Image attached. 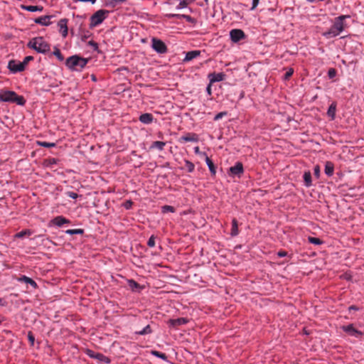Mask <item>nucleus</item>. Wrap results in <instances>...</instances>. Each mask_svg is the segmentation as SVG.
I'll list each match as a JSON object with an SVG mask.
<instances>
[{
  "label": "nucleus",
  "instance_id": "nucleus-1",
  "mask_svg": "<svg viewBox=\"0 0 364 364\" xmlns=\"http://www.w3.org/2000/svg\"><path fill=\"white\" fill-rule=\"evenodd\" d=\"M350 18V16L349 15H341L335 18L333 25L328 31L323 32L322 35L326 38H331L338 36L347 27L345 20Z\"/></svg>",
  "mask_w": 364,
  "mask_h": 364
},
{
  "label": "nucleus",
  "instance_id": "nucleus-2",
  "mask_svg": "<svg viewBox=\"0 0 364 364\" xmlns=\"http://www.w3.org/2000/svg\"><path fill=\"white\" fill-rule=\"evenodd\" d=\"M28 47L35 50L38 53L46 54L50 50V46L43 37L32 38L27 44Z\"/></svg>",
  "mask_w": 364,
  "mask_h": 364
},
{
  "label": "nucleus",
  "instance_id": "nucleus-3",
  "mask_svg": "<svg viewBox=\"0 0 364 364\" xmlns=\"http://www.w3.org/2000/svg\"><path fill=\"white\" fill-rule=\"evenodd\" d=\"M0 101L14 102L18 105H23L26 102L23 96H19L15 92L9 90L0 92Z\"/></svg>",
  "mask_w": 364,
  "mask_h": 364
},
{
  "label": "nucleus",
  "instance_id": "nucleus-4",
  "mask_svg": "<svg viewBox=\"0 0 364 364\" xmlns=\"http://www.w3.org/2000/svg\"><path fill=\"white\" fill-rule=\"evenodd\" d=\"M87 61V59L73 55L67 59L66 65L71 70H78V68H83Z\"/></svg>",
  "mask_w": 364,
  "mask_h": 364
},
{
  "label": "nucleus",
  "instance_id": "nucleus-5",
  "mask_svg": "<svg viewBox=\"0 0 364 364\" xmlns=\"http://www.w3.org/2000/svg\"><path fill=\"white\" fill-rule=\"evenodd\" d=\"M108 14V11L100 9L96 11L92 16L90 17V26L95 27L103 22V21L106 18L107 14Z\"/></svg>",
  "mask_w": 364,
  "mask_h": 364
},
{
  "label": "nucleus",
  "instance_id": "nucleus-6",
  "mask_svg": "<svg viewBox=\"0 0 364 364\" xmlns=\"http://www.w3.org/2000/svg\"><path fill=\"white\" fill-rule=\"evenodd\" d=\"M225 75L223 73H210L208 76L210 83L206 87V91L209 95L211 94V86L214 82L223 81L225 79Z\"/></svg>",
  "mask_w": 364,
  "mask_h": 364
},
{
  "label": "nucleus",
  "instance_id": "nucleus-7",
  "mask_svg": "<svg viewBox=\"0 0 364 364\" xmlns=\"http://www.w3.org/2000/svg\"><path fill=\"white\" fill-rule=\"evenodd\" d=\"M152 48L161 54L165 53L167 51L166 44L162 41L156 38L152 39Z\"/></svg>",
  "mask_w": 364,
  "mask_h": 364
},
{
  "label": "nucleus",
  "instance_id": "nucleus-8",
  "mask_svg": "<svg viewBox=\"0 0 364 364\" xmlns=\"http://www.w3.org/2000/svg\"><path fill=\"white\" fill-rule=\"evenodd\" d=\"M230 39L234 43H237L240 41L245 39L246 37L245 33L241 29H232L230 32Z\"/></svg>",
  "mask_w": 364,
  "mask_h": 364
},
{
  "label": "nucleus",
  "instance_id": "nucleus-9",
  "mask_svg": "<svg viewBox=\"0 0 364 364\" xmlns=\"http://www.w3.org/2000/svg\"><path fill=\"white\" fill-rule=\"evenodd\" d=\"M244 172L243 165L241 162H237L234 166L229 169V174L232 176H240Z\"/></svg>",
  "mask_w": 364,
  "mask_h": 364
},
{
  "label": "nucleus",
  "instance_id": "nucleus-10",
  "mask_svg": "<svg viewBox=\"0 0 364 364\" xmlns=\"http://www.w3.org/2000/svg\"><path fill=\"white\" fill-rule=\"evenodd\" d=\"M87 355L90 356V358H95L98 360L105 362L106 363H109L110 362V360L104 355L102 353H95L91 350H87Z\"/></svg>",
  "mask_w": 364,
  "mask_h": 364
},
{
  "label": "nucleus",
  "instance_id": "nucleus-11",
  "mask_svg": "<svg viewBox=\"0 0 364 364\" xmlns=\"http://www.w3.org/2000/svg\"><path fill=\"white\" fill-rule=\"evenodd\" d=\"M25 66L21 62L17 63L14 60H11L9 63V68L13 73H18L24 70Z\"/></svg>",
  "mask_w": 364,
  "mask_h": 364
},
{
  "label": "nucleus",
  "instance_id": "nucleus-12",
  "mask_svg": "<svg viewBox=\"0 0 364 364\" xmlns=\"http://www.w3.org/2000/svg\"><path fill=\"white\" fill-rule=\"evenodd\" d=\"M68 20L67 18H62L58 23L59 31L64 38L68 36Z\"/></svg>",
  "mask_w": 364,
  "mask_h": 364
},
{
  "label": "nucleus",
  "instance_id": "nucleus-13",
  "mask_svg": "<svg viewBox=\"0 0 364 364\" xmlns=\"http://www.w3.org/2000/svg\"><path fill=\"white\" fill-rule=\"evenodd\" d=\"M188 323V320L186 318H178L174 319H169L167 322L170 327L176 328L178 326L184 325Z\"/></svg>",
  "mask_w": 364,
  "mask_h": 364
},
{
  "label": "nucleus",
  "instance_id": "nucleus-14",
  "mask_svg": "<svg viewBox=\"0 0 364 364\" xmlns=\"http://www.w3.org/2000/svg\"><path fill=\"white\" fill-rule=\"evenodd\" d=\"M343 330L351 336H358L363 335L362 332L355 329L353 324H349L348 326H343Z\"/></svg>",
  "mask_w": 364,
  "mask_h": 364
},
{
  "label": "nucleus",
  "instance_id": "nucleus-15",
  "mask_svg": "<svg viewBox=\"0 0 364 364\" xmlns=\"http://www.w3.org/2000/svg\"><path fill=\"white\" fill-rule=\"evenodd\" d=\"M51 16H43L38 18H36L34 20L36 23L42 25V26H49L50 24V19L51 18Z\"/></svg>",
  "mask_w": 364,
  "mask_h": 364
},
{
  "label": "nucleus",
  "instance_id": "nucleus-16",
  "mask_svg": "<svg viewBox=\"0 0 364 364\" xmlns=\"http://www.w3.org/2000/svg\"><path fill=\"white\" fill-rule=\"evenodd\" d=\"M154 120V117L150 113H144L140 115L139 121L145 124H151Z\"/></svg>",
  "mask_w": 364,
  "mask_h": 364
},
{
  "label": "nucleus",
  "instance_id": "nucleus-17",
  "mask_svg": "<svg viewBox=\"0 0 364 364\" xmlns=\"http://www.w3.org/2000/svg\"><path fill=\"white\" fill-rule=\"evenodd\" d=\"M53 225L60 227L64 224L70 223V220L63 216H57L52 220Z\"/></svg>",
  "mask_w": 364,
  "mask_h": 364
},
{
  "label": "nucleus",
  "instance_id": "nucleus-18",
  "mask_svg": "<svg viewBox=\"0 0 364 364\" xmlns=\"http://www.w3.org/2000/svg\"><path fill=\"white\" fill-rule=\"evenodd\" d=\"M200 50L189 51V52L186 53V57H185L183 61H190V60L196 58L198 55H200Z\"/></svg>",
  "mask_w": 364,
  "mask_h": 364
},
{
  "label": "nucleus",
  "instance_id": "nucleus-19",
  "mask_svg": "<svg viewBox=\"0 0 364 364\" xmlns=\"http://www.w3.org/2000/svg\"><path fill=\"white\" fill-rule=\"evenodd\" d=\"M179 141L180 142L196 141L197 137L194 134H187L186 135L182 136Z\"/></svg>",
  "mask_w": 364,
  "mask_h": 364
},
{
  "label": "nucleus",
  "instance_id": "nucleus-20",
  "mask_svg": "<svg viewBox=\"0 0 364 364\" xmlns=\"http://www.w3.org/2000/svg\"><path fill=\"white\" fill-rule=\"evenodd\" d=\"M18 281L25 282L26 284H29L34 289H36L38 287L37 283L33 279L25 275L20 277L18 279Z\"/></svg>",
  "mask_w": 364,
  "mask_h": 364
},
{
  "label": "nucleus",
  "instance_id": "nucleus-21",
  "mask_svg": "<svg viewBox=\"0 0 364 364\" xmlns=\"http://www.w3.org/2000/svg\"><path fill=\"white\" fill-rule=\"evenodd\" d=\"M239 233L238 230V222L236 218H233L232 220V228H231V232L230 235L232 237H235Z\"/></svg>",
  "mask_w": 364,
  "mask_h": 364
},
{
  "label": "nucleus",
  "instance_id": "nucleus-22",
  "mask_svg": "<svg viewBox=\"0 0 364 364\" xmlns=\"http://www.w3.org/2000/svg\"><path fill=\"white\" fill-rule=\"evenodd\" d=\"M333 171H334L333 164L331 161H327L326 163L325 168H324L325 173L328 176H331L333 174Z\"/></svg>",
  "mask_w": 364,
  "mask_h": 364
},
{
  "label": "nucleus",
  "instance_id": "nucleus-23",
  "mask_svg": "<svg viewBox=\"0 0 364 364\" xmlns=\"http://www.w3.org/2000/svg\"><path fill=\"white\" fill-rule=\"evenodd\" d=\"M336 111V103L333 102L331 104V105L329 106L328 111H327V114L329 117H331V119H335Z\"/></svg>",
  "mask_w": 364,
  "mask_h": 364
},
{
  "label": "nucleus",
  "instance_id": "nucleus-24",
  "mask_svg": "<svg viewBox=\"0 0 364 364\" xmlns=\"http://www.w3.org/2000/svg\"><path fill=\"white\" fill-rule=\"evenodd\" d=\"M21 8L23 10L31 11V12H36V11H42L43 8L42 6H25L22 5Z\"/></svg>",
  "mask_w": 364,
  "mask_h": 364
},
{
  "label": "nucleus",
  "instance_id": "nucleus-25",
  "mask_svg": "<svg viewBox=\"0 0 364 364\" xmlns=\"http://www.w3.org/2000/svg\"><path fill=\"white\" fill-rule=\"evenodd\" d=\"M304 181L305 183V186L307 187H309L312 185V181H311V173L309 171H305L304 173Z\"/></svg>",
  "mask_w": 364,
  "mask_h": 364
},
{
  "label": "nucleus",
  "instance_id": "nucleus-26",
  "mask_svg": "<svg viewBox=\"0 0 364 364\" xmlns=\"http://www.w3.org/2000/svg\"><path fill=\"white\" fill-rule=\"evenodd\" d=\"M32 234V231L29 229L23 230L14 235L15 238H22L24 236H30Z\"/></svg>",
  "mask_w": 364,
  "mask_h": 364
},
{
  "label": "nucleus",
  "instance_id": "nucleus-27",
  "mask_svg": "<svg viewBox=\"0 0 364 364\" xmlns=\"http://www.w3.org/2000/svg\"><path fill=\"white\" fill-rule=\"evenodd\" d=\"M206 164L209 168V170L212 175H215V166L211 159H210L208 156H206Z\"/></svg>",
  "mask_w": 364,
  "mask_h": 364
},
{
  "label": "nucleus",
  "instance_id": "nucleus-28",
  "mask_svg": "<svg viewBox=\"0 0 364 364\" xmlns=\"http://www.w3.org/2000/svg\"><path fill=\"white\" fill-rule=\"evenodd\" d=\"M165 145H166V143L164 141H156L152 143V144L151 145V149L156 148V149H158L159 150L161 151L164 149Z\"/></svg>",
  "mask_w": 364,
  "mask_h": 364
},
{
  "label": "nucleus",
  "instance_id": "nucleus-29",
  "mask_svg": "<svg viewBox=\"0 0 364 364\" xmlns=\"http://www.w3.org/2000/svg\"><path fill=\"white\" fill-rule=\"evenodd\" d=\"M168 16L171 18H176L177 19L185 18L188 21H190L191 20V17L190 16L185 14H169Z\"/></svg>",
  "mask_w": 364,
  "mask_h": 364
},
{
  "label": "nucleus",
  "instance_id": "nucleus-30",
  "mask_svg": "<svg viewBox=\"0 0 364 364\" xmlns=\"http://www.w3.org/2000/svg\"><path fill=\"white\" fill-rule=\"evenodd\" d=\"M83 232L82 229H70L65 231L68 235H81Z\"/></svg>",
  "mask_w": 364,
  "mask_h": 364
},
{
  "label": "nucleus",
  "instance_id": "nucleus-31",
  "mask_svg": "<svg viewBox=\"0 0 364 364\" xmlns=\"http://www.w3.org/2000/svg\"><path fill=\"white\" fill-rule=\"evenodd\" d=\"M309 242L314 245H321L323 241L318 237H309Z\"/></svg>",
  "mask_w": 364,
  "mask_h": 364
},
{
  "label": "nucleus",
  "instance_id": "nucleus-32",
  "mask_svg": "<svg viewBox=\"0 0 364 364\" xmlns=\"http://www.w3.org/2000/svg\"><path fill=\"white\" fill-rule=\"evenodd\" d=\"M151 333V329L149 325L145 326L141 331L137 332L139 335H146Z\"/></svg>",
  "mask_w": 364,
  "mask_h": 364
},
{
  "label": "nucleus",
  "instance_id": "nucleus-33",
  "mask_svg": "<svg viewBox=\"0 0 364 364\" xmlns=\"http://www.w3.org/2000/svg\"><path fill=\"white\" fill-rule=\"evenodd\" d=\"M152 354L154 355H155L156 357L160 358L164 360H166L167 359L166 355L165 353H161L159 351H156V350L152 351Z\"/></svg>",
  "mask_w": 364,
  "mask_h": 364
},
{
  "label": "nucleus",
  "instance_id": "nucleus-34",
  "mask_svg": "<svg viewBox=\"0 0 364 364\" xmlns=\"http://www.w3.org/2000/svg\"><path fill=\"white\" fill-rule=\"evenodd\" d=\"M190 3L188 0H181L178 5L176 6L177 9H183L187 6V5Z\"/></svg>",
  "mask_w": 364,
  "mask_h": 364
},
{
  "label": "nucleus",
  "instance_id": "nucleus-35",
  "mask_svg": "<svg viewBox=\"0 0 364 364\" xmlns=\"http://www.w3.org/2000/svg\"><path fill=\"white\" fill-rule=\"evenodd\" d=\"M53 54L55 56H56L58 59L60 61H62L64 59L60 50L58 48H55Z\"/></svg>",
  "mask_w": 364,
  "mask_h": 364
},
{
  "label": "nucleus",
  "instance_id": "nucleus-36",
  "mask_svg": "<svg viewBox=\"0 0 364 364\" xmlns=\"http://www.w3.org/2000/svg\"><path fill=\"white\" fill-rule=\"evenodd\" d=\"M174 211H175V208L173 206H171V205H164L162 207V212L164 213H166V212L173 213Z\"/></svg>",
  "mask_w": 364,
  "mask_h": 364
},
{
  "label": "nucleus",
  "instance_id": "nucleus-37",
  "mask_svg": "<svg viewBox=\"0 0 364 364\" xmlns=\"http://www.w3.org/2000/svg\"><path fill=\"white\" fill-rule=\"evenodd\" d=\"M147 245L150 247H153L155 245V237L154 235H151L147 242Z\"/></svg>",
  "mask_w": 364,
  "mask_h": 364
},
{
  "label": "nucleus",
  "instance_id": "nucleus-38",
  "mask_svg": "<svg viewBox=\"0 0 364 364\" xmlns=\"http://www.w3.org/2000/svg\"><path fill=\"white\" fill-rule=\"evenodd\" d=\"M336 75V70L335 68H330L328 71V76L329 78H333Z\"/></svg>",
  "mask_w": 364,
  "mask_h": 364
},
{
  "label": "nucleus",
  "instance_id": "nucleus-39",
  "mask_svg": "<svg viewBox=\"0 0 364 364\" xmlns=\"http://www.w3.org/2000/svg\"><path fill=\"white\" fill-rule=\"evenodd\" d=\"M39 144L41 146L47 147V148L55 146V144L54 143H49V142H46V141L39 142Z\"/></svg>",
  "mask_w": 364,
  "mask_h": 364
},
{
  "label": "nucleus",
  "instance_id": "nucleus-40",
  "mask_svg": "<svg viewBox=\"0 0 364 364\" xmlns=\"http://www.w3.org/2000/svg\"><path fill=\"white\" fill-rule=\"evenodd\" d=\"M293 73H294V70L292 68H289L286 72V73L284 75V80H288L293 75Z\"/></svg>",
  "mask_w": 364,
  "mask_h": 364
},
{
  "label": "nucleus",
  "instance_id": "nucleus-41",
  "mask_svg": "<svg viewBox=\"0 0 364 364\" xmlns=\"http://www.w3.org/2000/svg\"><path fill=\"white\" fill-rule=\"evenodd\" d=\"M186 166L189 172H192L194 169V165L191 162L186 161Z\"/></svg>",
  "mask_w": 364,
  "mask_h": 364
},
{
  "label": "nucleus",
  "instance_id": "nucleus-42",
  "mask_svg": "<svg viewBox=\"0 0 364 364\" xmlns=\"http://www.w3.org/2000/svg\"><path fill=\"white\" fill-rule=\"evenodd\" d=\"M28 339L30 341L31 344L32 346H33L34 341H35V337H34L33 334L32 333V332H31V331L28 332Z\"/></svg>",
  "mask_w": 364,
  "mask_h": 364
},
{
  "label": "nucleus",
  "instance_id": "nucleus-43",
  "mask_svg": "<svg viewBox=\"0 0 364 364\" xmlns=\"http://www.w3.org/2000/svg\"><path fill=\"white\" fill-rule=\"evenodd\" d=\"M66 194L68 197H70L73 199H76L77 198H78L77 193L73 192V191H68V192H67Z\"/></svg>",
  "mask_w": 364,
  "mask_h": 364
},
{
  "label": "nucleus",
  "instance_id": "nucleus-44",
  "mask_svg": "<svg viewBox=\"0 0 364 364\" xmlns=\"http://www.w3.org/2000/svg\"><path fill=\"white\" fill-rule=\"evenodd\" d=\"M33 59V58L32 56H26V57L24 58L23 61V62H21V63H23L24 66L26 67V65H27V63H28L29 61L32 60Z\"/></svg>",
  "mask_w": 364,
  "mask_h": 364
},
{
  "label": "nucleus",
  "instance_id": "nucleus-45",
  "mask_svg": "<svg viewBox=\"0 0 364 364\" xmlns=\"http://www.w3.org/2000/svg\"><path fill=\"white\" fill-rule=\"evenodd\" d=\"M226 114H227V113H226L225 112H220V113L217 114L214 117L213 119H214V120H218V119H219L222 118V117H223V116L226 115Z\"/></svg>",
  "mask_w": 364,
  "mask_h": 364
},
{
  "label": "nucleus",
  "instance_id": "nucleus-46",
  "mask_svg": "<svg viewBox=\"0 0 364 364\" xmlns=\"http://www.w3.org/2000/svg\"><path fill=\"white\" fill-rule=\"evenodd\" d=\"M125 1V0H111L109 4H112V6H114L116 3H122ZM108 5V4H106Z\"/></svg>",
  "mask_w": 364,
  "mask_h": 364
},
{
  "label": "nucleus",
  "instance_id": "nucleus-47",
  "mask_svg": "<svg viewBox=\"0 0 364 364\" xmlns=\"http://www.w3.org/2000/svg\"><path fill=\"white\" fill-rule=\"evenodd\" d=\"M259 2V0H252L251 9L252 10L255 9L258 6Z\"/></svg>",
  "mask_w": 364,
  "mask_h": 364
},
{
  "label": "nucleus",
  "instance_id": "nucleus-48",
  "mask_svg": "<svg viewBox=\"0 0 364 364\" xmlns=\"http://www.w3.org/2000/svg\"><path fill=\"white\" fill-rule=\"evenodd\" d=\"M277 255L279 257H283L287 255V252L286 251L281 250L277 252Z\"/></svg>",
  "mask_w": 364,
  "mask_h": 364
},
{
  "label": "nucleus",
  "instance_id": "nucleus-49",
  "mask_svg": "<svg viewBox=\"0 0 364 364\" xmlns=\"http://www.w3.org/2000/svg\"><path fill=\"white\" fill-rule=\"evenodd\" d=\"M132 205V201H130V200H129V201H127V202L125 203V204H124V207H125V208L129 209V208H131Z\"/></svg>",
  "mask_w": 364,
  "mask_h": 364
},
{
  "label": "nucleus",
  "instance_id": "nucleus-50",
  "mask_svg": "<svg viewBox=\"0 0 364 364\" xmlns=\"http://www.w3.org/2000/svg\"><path fill=\"white\" fill-rule=\"evenodd\" d=\"M129 282L130 287H132L138 286V284L136 282H134V280H129Z\"/></svg>",
  "mask_w": 364,
  "mask_h": 364
},
{
  "label": "nucleus",
  "instance_id": "nucleus-51",
  "mask_svg": "<svg viewBox=\"0 0 364 364\" xmlns=\"http://www.w3.org/2000/svg\"><path fill=\"white\" fill-rule=\"evenodd\" d=\"M89 44L91 45L95 49L97 48V44L94 41H90Z\"/></svg>",
  "mask_w": 364,
  "mask_h": 364
},
{
  "label": "nucleus",
  "instance_id": "nucleus-52",
  "mask_svg": "<svg viewBox=\"0 0 364 364\" xmlns=\"http://www.w3.org/2000/svg\"><path fill=\"white\" fill-rule=\"evenodd\" d=\"M6 304V301L3 299L0 298V306H5Z\"/></svg>",
  "mask_w": 364,
  "mask_h": 364
},
{
  "label": "nucleus",
  "instance_id": "nucleus-53",
  "mask_svg": "<svg viewBox=\"0 0 364 364\" xmlns=\"http://www.w3.org/2000/svg\"><path fill=\"white\" fill-rule=\"evenodd\" d=\"M314 172H315V174H318V173H319V167L318 166H316L315 167Z\"/></svg>",
  "mask_w": 364,
  "mask_h": 364
},
{
  "label": "nucleus",
  "instance_id": "nucleus-54",
  "mask_svg": "<svg viewBox=\"0 0 364 364\" xmlns=\"http://www.w3.org/2000/svg\"><path fill=\"white\" fill-rule=\"evenodd\" d=\"M351 309H353V310H358V308L356 306L353 305V306H350L349 307V310H351Z\"/></svg>",
  "mask_w": 364,
  "mask_h": 364
},
{
  "label": "nucleus",
  "instance_id": "nucleus-55",
  "mask_svg": "<svg viewBox=\"0 0 364 364\" xmlns=\"http://www.w3.org/2000/svg\"><path fill=\"white\" fill-rule=\"evenodd\" d=\"M49 161H50V164H56V159H50Z\"/></svg>",
  "mask_w": 364,
  "mask_h": 364
},
{
  "label": "nucleus",
  "instance_id": "nucleus-56",
  "mask_svg": "<svg viewBox=\"0 0 364 364\" xmlns=\"http://www.w3.org/2000/svg\"><path fill=\"white\" fill-rule=\"evenodd\" d=\"M198 149H199V148H198V146H196V147L195 148V151H196V152H198Z\"/></svg>",
  "mask_w": 364,
  "mask_h": 364
},
{
  "label": "nucleus",
  "instance_id": "nucleus-57",
  "mask_svg": "<svg viewBox=\"0 0 364 364\" xmlns=\"http://www.w3.org/2000/svg\"><path fill=\"white\" fill-rule=\"evenodd\" d=\"M208 1V0H206V2Z\"/></svg>",
  "mask_w": 364,
  "mask_h": 364
}]
</instances>
